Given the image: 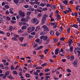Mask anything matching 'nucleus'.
I'll use <instances>...</instances> for the list:
<instances>
[{"label": "nucleus", "mask_w": 80, "mask_h": 80, "mask_svg": "<svg viewBox=\"0 0 80 80\" xmlns=\"http://www.w3.org/2000/svg\"><path fill=\"white\" fill-rule=\"evenodd\" d=\"M47 17H48V15L47 14H44L42 17V25H43V24L45 23V20H46V18H47Z\"/></svg>", "instance_id": "obj_1"}, {"label": "nucleus", "mask_w": 80, "mask_h": 80, "mask_svg": "<svg viewBox=\"0 0 80 80\" xmlns=\"http://www.w3.org/2000/svg\"><path fill=\"white\" fill-rule=\"evenodd\" d=\"M19 14L20 17H21L22 18H23V17H24L25 16V14H24V12H22V11H19Z\"/></svg>", "instance_id": "obj_2"}, {"label": "nucleus", "mask_w": 80, "mask_h": 80, "mask_svg": "<svg viewBox=\"0 0 80 80\" xmlns=\"http://www.w3.org/2000/svg\"><path fill=\"white\" fill-rule=\"evenodd\" d=\"M42 28H43L44 30H45V31H49V29L47 28V26L45 25L42 26Z\"/></svg>", "instance_id": "obj_3"}, {"label": "nucleus", "mask_w": 80, "mask_h": 80, "mask_svg": "<svg viewBox=\"0 0 80 80\" xmlns=\"http://www.w3.org/2000/svg\"><path fill=\"white\" fill-rule=\"evenodd\" d=\"M27 10L31 12H33V11H34V8H32V6H29V8H28Z\"/></svg>", "instance_id": "obj_4"}, {"label": "nucleus", "mask_w": 80, "mask_h": 80, "mask_svg": "<svg viewBox=\"0 0 80 80\" xmlns=\"http://www.w3.org/2000/svg\"><path fill=\"white\" fill-rule=\"evenodd\" d=\"M37 20H38V19H37V18H33L31 20V21L32 23H35L36 22H37Z\"/></svg>", "instance_id": "obj_5"}, {"label": "nucleus", "mask_w": 80, "mask_h": 80, "mask_svg": "<svg viewBox=\"0 0 80 80\" xmlns=\"http://www.w3.org/2000/svg\"><path fill=\"white\" fill-rule=\"evenodd\" d=\"M42 8L39 7L37 8L36 10L39 12L40 13H41V12H42Z\"/></svg>", "instance_id": "obj_6"}, {"label": "nucleus", "mask_w": 80, "mask_h": 80, "mask_svg": "<svg viewBox=\"0 0 80 80\" xmlns=\"http://www.w3.org/2000/svg\"><path fill=\"white\" fill-rule=\"evenodd\" d=\"M73 43L72 40L70 39L69 41H68V45H69V47H70L72 46V43Z\"/></svg>", "instance_id": "obj_7"}, {"label": "nucleus", "mask_w": 80, "mask_h": 80, "mask_svg": "<svg viewBox=\"0 0 80 80\" xmlns=\"http://www.w3.org/2000/svg\"><path fill=\"white\" fill-rule=\"evenodd\" d=\"M27 30L28 33H31L32 32V28L31 27H29L27 28Z\"/></svg>", "instance_id": "obj_8"}, {"label": "nucleus", "mask_w": 80, "mask_h": 80, "mask_svg": "<svg viewBox=\"0 0 80 80\" xmlns=\"http://www.w3.org/2000/svg\"><path fill=\"white\" fill-rule=\"evenodd\" d=\"M14 2V3H15L16 5H19V4H18L19 2V0H13Z\"/></svg>", "instance_id": "obj_9"}, {"label": "nucleus", "mask_w": 80, "mask_h": 80, "mask_svg": "<svg viewBox=\"0 0 80 80\" xmlns=\"http://www.w3.org/2000/svg\"><path fill=\"white\" fill-rule=\"evenodd\" d=\"M59 50V49L57 48L55 49V55H58V51Z\"/></svg>", "instance_id": "obj_10"}, {"label": "nucleus", "mask_w": 80, "mask_h": 80, "mask_svg": "<svg viewBox=\"0 0 80 80\" xmlns=\"http://www.w3.org/2000/svg\"><path fill=\"white\" fill-rule=\"evenodd\" d=\"M43 48V46H41L39 47H37L36 50H40V49H42Z\"/></svg>", "instance_id": "obj_11"}, {"label": "nucleus", "mask_w": 80, "mask_h": 80, "mask_svg": "<svg viewBox=\"0 0 80 80\" xmlns=\"http://www.w3.org/2000/svg\"><path fill=\"white\" fill-rule=\"evenodd\" d=\"M40 26H37L35 29V31L36 32H38V30H40Z\"/></svg>", "instance_id": "obj_12"}, {"label": "nucleus", "mask_w": 80, "mask_h": 80, "mask_svg": "<svg viewBox=\"0 0 80 80\" xmlns=\"http://www.w3.org/2000/svg\"><path fill=\"white\" fill-rule=\"evenodd\" d=\"M72 64H74L75 67H77V62L76 61H74L72 62Z\"/></svg>", "instance_id": "obj_13"}, {"label": "nucleus", "mask_w": 80, "mask_h": 80, "mask_svg": "<svg viewBox=\"0 0 80 80\" xmlns=\"http://www.w3.org/2000/svg\"><path fill=\"white\" fill-rule=\"evenodd\" d=\"M71 25V27H75L76 28H77V27H78V25L77 24H74L72 26V25Z\"/></svg>", "instance_id": "obj_14"}, {"label": "nucleus", "mask_w": 80, "mask_h": 80, "mask_svg": "<svg viewBox=\"0 0 80 80\" xmlns=\"http://www.w3.org/2000/svg\"><path fill=\"white\" fill-rule=\"evenodd\" d=\"M61 52H62V53H65V51H63V48H61V51H59V54Z\"/></svg>", "instance_id": "obj_15"}, {"label": "nucleus", "mask_w": 80, "mask_h": 80, "mask_svg": "<svg viewBox=\"0 0 80 80\" xmlns=\"http://www.w3.org/2000/svg\"><path fill=\"white\" fill-rule=\"evenodd\" d=\"M63 2L64 4L66 5H68V1H67L66 0L64 1H63Z\"/></svg>", "instance_id": "obj_16"}, {"label": "nucleus", "mask_w": 80, "mask_h": 80, "mask_svg": "<svg viewBox=\"0 0 80 80\" xmlns=\"http://www.w3.org/2000/svg\"><path fill=\"white\" fill-rule=\"evenodd\" d=\"M51 8L52 9H55V8H56V6H55V5H52Z\"/></svg>", "instance_id": "obj_17"}, {"label": "nucleus", "mask_w": 80, "mask_h": 80, "mask_svg": "<svg viewBox=\"0 0 80 80\" xmlns=\"http://www.w3.org/2000/svg\"><path fill=\"white\" fill-rule=\"evenodd\" d=\"M26 28H27V26H24L22 27V30H25Z\"/></svg>", "instance_id": "obj_18"}, {"label": "nucleus", "mask_w": 80, "mask_h": 80, "mask_svg": "<svg viewBox=\"0 0 80 80\" xmlns=\"http://www.w3.org/2000/svg\"><path fill=\"white\" fill-rule=\"evenodd\" d=\"M7 78H10V79H13V77L10 75H9L7 77Z\"/></svg>", "instance_id": "obj_19"}, {"label": "nucleus", "mask_w": 80, "mask_h": 80, "mask_svg": "<svg viewBox=\"0 0 80 80\" xmlns=\"http://www.w3.org/2000/svg\"><path fill=\"white\" fill-rule=\"evenodd\" d=\"M28 38L30 39L31 38H33V37L32 36L30 35L28 36Z\"/></svg>", "instance_id": "obj_20"}, {"label": "nucleus", "mask_w": 80, "mask_h": 80, "mask_svg": "<svg viewBox=\"0 0 80 80\" xmlns=\"http://www.w3.org/2000/svg\"><path fill=\"white\" fill-rule=\"evenodd\" d=\"M12 73L14 75L17 74V72L16 71H14L12 72Z\"/></svg>", "instance_id": "obj_21"}, {"label": "nucleus", "mask_w": 80, "mask_h": 80, "mask_svg": "<svg viewBox=\"0 0 80 80\" xmlns=\"http://www.w3.org/2000/svg\"><path fill=\"white\" fill-rule=\"evenodd\" d=\"M28 35V33L27 32H24V34H22V36H27Z\"/></svg>", "instance_id": "obj_22"}, {"label": "nucleus", "mask_w": 80, "mask_h": 80, "mask_svg": "<svg viewBox=\"0 0 80 80\" xmlns=\"http://www.w3.org/2000/svg\"><path fill=\"white\" fill-rule=\"evenodd\" d=\"M53 25L54 28H57V23H55Z\"/></svg>", "instance_id": "obj_23"}, {"label": "nucleus", "mask_w": 80, "mask_h": 80, "mask_svg": "<svg viewBox=\"0 0 80 80\" xmlns=\"http://www.w3.org/2000/svg\"><path fill=\"white\" fill-rule=\"evenodd\" d=\"M50 39H47V40L46 42L45 43L46 45H47V44H48L49 43V41H50Z\"/></svg>", "instance_id": "obj_24"}, {"label": "nucleus", "mask_w": 80, "mask_h": 80, "mask_svg": "<svg viewBox=\"0 0 80 80\" xmlns=\"http://www.w3.org/2000/svg\"><path fill=\"white\" fill-rule=\"evenodd\" d=\"M31 13H32V12H27L26 15H28V16H29V15H30V14H31Z\"/></svg>", "instance_id": "obj_25"}, {"label": "nucleus", "mask_w": 80, "mask_h": 80, "mask_svg": "<svg viewBox=\"0 0 80 80\" xmlns=\"http://www.w3.org/2000/svg\"><path fill=\"white\" fill-rule=\"evenodd\" d=\"M48 49H46L44 50V52L45 53V54H47V52H48Z\"/></svg>", "instance_id": "obj_26"}, {"label": "nucleus", "mask_w": 80, "mask_h": 80, "mask_svg": "<svg viewBox=\"0 0 80 80\" xmlns=\"http://www.w3.org/2000/svg\"><path fill=\"white\" fill-rule=\"evenodd\" d=\"M9 75V72H7L5 74V75L6 77H7V75Z\"/></svg>", "instance_id": "obj_27"}, {"label": "nucleus", "mask_w": 80, "mask_h": 80, "mask_svg": "<svg viewBox=\"0 0 80 80\" xmlns=\"http://www.w3.org/2000/svg\"><path fill=\"white\" fill-rule=\"evenodd\" d=\"M42 14L41 13H40L39 14H38V18H40V17H41L42 16Z\"/></svg>", "instance_id": "obj_28"}, {"label": "nucleus", "mask_w": 80, "mask_h": 80, "mask_svg": "<svg viewBox=\"0 0 80 80\" xmlns=\"http://www.w3.org/2000/svg\"><path fill=\"white\" fill-rule=\"evenodd\" d=\"M52 15H50L49 16L50 17L51 19V22H53V21H54V19H53V18H52Z\"/></svg>", "instance_id": "obj_29"}, {"label": "nucleus", "mask_w": 80, "mask_h": 80, "mask_svg": "<svg viewBox=\"0 0 80 80\" xmlns=\"http://www.w3.org/2000/svg\"><path fill=\"white\" fill-rule=\"evenodd\" d=\"M54 33V31L53 30H52L50 32V34L51 35H53Z\"/></svg>", "instance_id": "obj_30"}, {"label": "nucleus", "mask_w": 80, "mask_h": 80, "mask_svg": "<svg viewBox=\"0 0 80 80\" xmlns=\"http://www.w3.org/2000/svg\"><path fill=\"white\" fill-rule=\"evenodd\" d=\"M18 32H19V33H23V31L22 29H20L18 30Z\"/></svg>", "instance_id": "obj_31"}, {"label": "nucleus", "mask_w": 80, "mask_h": 80, "mask_svg": "<svg viewBox=\"0 0 80 80\" xmlns=\"http://www.w3.org/2000/svg\"><path fill=\"white\" fill-rule=\"evenodd\" d=\"M73 46H71L70 48V52L71 53H72V51H73Z\"/></svg>", "instance_id": "obj_32"}, {"label": "nucleus", "mask_w": 80, "mask_h": 80, "mask_svg": "<svg viewBox=\"0 0 80 80\" xmlns=\"http://www.w3.org/2000/svg\"><path fill=\"white\" fill-rule=\"evenodd\" d=\"M48 38V36H44V41L47 40Z\"/></svg>", "instance_id": "obj_33"}, {"label": "nucleus", "mask_w": 80, "mask_h": 80, "mask_svg": "<svg viewBox=\"0 0 80 80\" xmlns=\"http://www.w3.org/2000/svg\"><path fill=\"white\" fill-rule=\"evenodd\" d=\"M19 40H20V41H21V42H22V41H23V38L20 37Z\"/></svg>", "instance_id": "obj_34"}, {"label": "nucleus", "mask_w": 80, "mask_h": 80, "mask_svg": "<svg viewBox=\"0 0 80 80\" xmlns=\"http://www.w3.org/2000/svg\"><path fill=\"white\" fill-rule=\"evenodd\" d=\"M74 56H72L71 57V60H73L74 59Z\"/></svg>", "instance_id": "obj_35"}, {"label": "nucleus", "mask_w": 80, "mask_h": 80, "mask_svg": "<svg viewBox=\"0 0 80 80\" xmlns=\"http://www.w3.org/2000/svg\"><path fill=\"white\" fill-rule=\"evenodd\" d=\"M9 28V30H10V31H12L13 30V27L10 26Z\"/></svg>", "instance_id": "obj_36"}, {"label": "nucleus", "mask_w": 80, "mask_h": 80, "mask_svg": "<svg viewBox=\"0 0 80 80\" xmlns=\"http://www.w3.org/2000/svg\"><path fill=\"white\" fill-rule=\"evenodd\" d=\"M12 40H14L15 41H17L18 40L17 39L15 38H14V37H13L12 38Z\"/></svg>", "instance_id": "obj_37"}, {"label": "nucleus", "mask_w": 80, "mask_h": 80, "mask_svg": "<svg viewBox=\"0 0 80 80\" xmlns=\"http://www.w3.org/2000/svg\"><path fill=\"white\" fill-rule=\"evenodd\" d=\"M58 39H54V43H56V42H58Z\"/></svg>", "instance_id": "obj_38"}, {"label": "nucleus", "mask_w": 80, "mask_h": 80, "mask_svg": "<svg viewBox=\"0 0 80 80\" xmlns=\"http://www.w3.org/2000/svg\"><path fill=\"white\" fill-rule=\"evenodd\" d=\"M40 6L41 7H43L45 6V4L43 3H41L40 4Z\"/></svg>", "instance_id": "obj_39"}, {"label": "nucleus", "mask_w": 80, "mask_h": 80, "mask_svg": "<svg viewBox=\"0 0 80 80\" xmlns=\"http://www.w3.org/2000/svg\"><path fill=\"white\" fill-rule=\"evenodd\" d=\"M24 8H28V7H29V6L28 5H26L24 6Z\"/></svg>", "instance_id": "obj_40"}, {"label": "nucleus", "mask_w": 80, "mask_h": 80, "mask_svg": "<svg viewBox=\"0 0 80 80\" xmlns=\"http://www.w3.org/2000/svg\"><path fill=\"white\" fill-rule=\"evenodd\" d=\"M47 65V63H44L43 64H42V67H45V66H46V65Z\"/></svg>", "instance_id": "obj_41"}, {"label": "nucleus", "mask_w": 80, "mask_h": 80, "mask_svg": "<svg viewBox=\"0 0 80 80\" xmlns=\"http://www.w3.org/2000/svg\"><path fill=\"white\" fill-rule=\"evenodd\" d=\"M7 20L9 21L10 20V18L9 17H7L6 18Z\"/></svg>", "instance_id": "obj_42"}, {"label": "nucleus", "mask_w": 80, "mask_h": 80, "mask_svg": "<svg viewBox=\"0 0 80 80\" xmlns=\"http://www.w3.org/2000/svg\"><path fill=\"white\" fill-rule=\"evenodd\" d=\"M5 8H6V9H8L9 8V6L7 5H5Z\"/></svg>", "instance_id": "obj_43"}, {"label": "nucleus", "mask_w": 80, "mask_h": 80, "mask_svg": "<svg viewBox=\"0 0 80 80\" xmlns=\"http://www.w3.org/2000/svg\"><path fill=\"white\" fill-rule=\"evenodd\" d=\"M50 71V69H46L45 70V72H49Z\"/></svg>", "instance_id": "obj_44"}, {"label": "nucleus", "mask_w": 80, "mask_h": 80, "mask_svg": "<svg viewBox=\"0 0 80 80\" xmlns=\"http://www.w3.org/2000/svg\"><path fill=\"white\" fill-rule=\"evenodd\" d=\"M26 77H30V76L28 74H26Z\"/></svg>", "instance_id": "obj_45"}, {"label": "nucleus", "mask_w": 80, "mask_h": 80, "mask_svg": "<svg viewBox=\"0 0 80 80\" xmlns=\"http://www.w3.org/2000/svg\"><path fill=\"white\" fill-rule=\"evenodd\" d=\"M45 78H46V80H47L48 78H50V76L49 75L46 76H45Z\"/></svg>", "instance_id": "obj_46"}, {"label": "nucleus", "mask_w": 80, "mask_h": 80, "mask_svg": "<svg viewBox=\"0 0 80 80\" xmlns=\"http://www.w3.org/2000/svg\"><path fill=\"white\" fill-rule=\"evenodd\" d=\"M70 28H68L67 29V32L68 33H70Z\"/></svg>", "instance_id": "obj_47"}, {"label": "nucleus", "mask_w": 80, "mask_h": 80, "mask_svg": "<svg viewBox=\"0 0 80 80\" xmlns=\"http://www.w3.org/2000/svg\"><path fill=\"white\" fill-rule=\"evenodd\" d=\"M60 7L61 8V9H62V10H63V6L62 5V4L60 5Z\"/></svg>", "instance_id": "obj_48"}, {"label": "nucleus", "mask_w": 80, "mask_h": 80, "mask_svg": "<svg viewBox=\"0 0 80 80\" xmlns=\"http://www.w3.org/2000/svg\"><path fill=\"white\" fill-rule=\"evenodd\" d=\"M35 41L36 42H40V39H37L35 40Z\"/></svg>", "instance_id": "obj_49"}, {"label": "nucleus", "mask_w": 80, "mask_h": 80, "mask_svg": "<svg viewBox=\"0 0 80 80\" xmlns=\"http://www.w3.org/2000/svg\"><path fill=\"white\" fill-rule=\"evenodd\" d=\"M31 35H34L36 34V33L35 32H33L31 33Z\"/></svg>", "instance_id": "obj_50"}, {"label": "nucleus", "mask_w": 80, "mask_h": 80, "mask_svg": "<svg viewBox=\"0 0 80 80\" xmlns=\"http://www.w3.org/2000/svg\"><path fill=\"white\" fill-rule=\"evenodd\" d=\"M42 11H46L47 10V8H44L43 9H42Z\"/></svg>", "instance_id": "obj_51"}, {"label": "nucleus", "mask_w": 80, "mask_h": 80, "mask_svg": "<svg viewBox=\"0 0 80 80\" xmlns=\"http://www.w3.org/2000/svg\"><path fill=\"white\" fill-rule=\"evenodd\" d=\"M60 40L61 41H64V40H65V38H61Z\"/></svg>", "instance_id": "obj_52"}, {"label": "nucleus", "mask_w": 80, "mask_h": 80, "mask_svg": "<svg viewBox=\"0 0 80 80\" xmlns=\"http://www.w3.org/2000/svg\"><path fill=\"white\" fill-rule=\"evenodd\" d=\"M11 23H16V21H11Z\"/></svg>", "instance_id": "obj_53"}, {"label": "nucleus", "mask_w": 80, "mask_h": 80, "mask_svg": "<svg viewBox=\"0 0 80 80\" xmlns=\"http://www.w3.org/2000/svg\"><path fill=\"white\" fill-rule=\"evenodd\" d=\"M20 17V16H19V15H18L16 16L17 19H19Z\"/></svg>", "instance_id": "obj_54"}, {"label": "nucleus", "mask_w": 80, "mask_h": 80, "mask_svg": "<svg viewBox=\"0 0 80 80\" xmlns=\"http://www.w3.org/2000/svg\"><path fill=\"white\" fill-rule=\"evenodd\" d=\"M67 72H72V71L69 69H67Z\"/></svg>", "instance_id": "obj_55"}, {"label": "nucleus", "mask_w": 80, "mask_h": 80, "mask_svg": "<svg viewBox=\"0 0 80 80\" xmlns=\"http://www.w3.org/2000/svg\"><path fill=\"white\" fill-rule=\"evenodd\" d=\"M11 70H14L15 69V68L12 66L11 67Z\"/></svg>", "instance_id": "obj_56"}, {"label": "nucleus", "mask_w": 80, "mask_h": 80, "mask_svg": "<svg viewBox=\"0 0 80 80\" xmlns=\"http://www.w3.org/2000/svg\"><path fill=\"white\" fill-rule=\"evenodd\" d=\"M5 13L6 15H8L9 14V12L8 11H7Z\"/></svg>", "instance_id": "obj_57"}, {"label": "nucleus", "mask_w": 80, "mask_h": 80, "mask_svg": "<svg viewBox=\"0 0 80 80\" xmlns=\"http://www.w3.org/2000/svg\"><path fill=\"white\" fill-rule=\"evenodd\" d=\"M44 37H45L44 36H41L40 37V39H43V38H44Z\"/></svg>", "instance_id": "obj_58"}, {"label": "nucleus", "mask_w": 80, "mask_h": 80, "mask_svg": "<svg viewBox=\"0 0 80 80\" xmlns=\"http://www.w3.org/2000/svg\"><path fill=\"white\" fill-rule=\"evenodd\" d=\"M28 45V44L27 43H25L24 44V47H27V46Z\"/></svg>", "instance_id": "obj_59"}, {"label": "nucleus", "mask_w": 80, "mask_h": 80, "mask_svg": "<svg viewBox=\"0 0 80 80\" xmlns=\"http://www.w3.org/2000/svg\"><path fill=\"white\" fill-rule=\"evenodd\" d=\"M3 22V19L2 18H0V23H2Z\"/></svg>", "instance_id": "obj_60"}, {"label": "nucleus", "mask_w": 80, "mask_h": 80, "mask_svg": "<svg viewBox=\"0 0 80 80\" xmlns=\"http://www.w3.org/2000/svg\"><path fill=\"white\" fill-rule=\"evenodd\" d=\"M75 50H80V48H79L78 47H76L75 48Z\"/></svg>", "instance_id": "obj_61"}, {"label": "nucleus", "mask_w": 80, "mask_h": 80, "mask_svg": "<svg viewBox=\"0 0 80 80\" xmlns=\"http://www.w3.org/2000/svg\"><path fill=\"white\" fill-rule=\"evenodd\" d=\"M32 31H34V30H35V27H32Z\"/></svg>", "instance_id": "obj_62"}, {"label": "nucleus", "mask_w": 80, "mask_h": 80, "mask_svg": "<svg viewBox=\"0 0 80 80\" xmlns=\"http://www.w3.org/2000/svg\"><path fill=\"white\" fill-rule=\"evenodd\" d=\"M78 15V13L77 12L74 13V16L75 17H77Z\"/></svg>", "instance_id": "obj_63"}, {"label": "nucleus", "mask_w": 80, "mask_h": 80, "mask_svg": "<svg viewBox=\"0 0 80 80\" xmlns=\"http://www.w3.org/2000/svg\"><path fill=\"white\" fill-rule=\"evenodd\" d=\"M47 7H51V4H48L47 5Z\"/></svg>", "instance_id": "obj_64"}]
</instances>
